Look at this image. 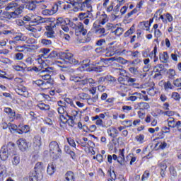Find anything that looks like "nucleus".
Here are the masks:
<instances>
[{
    "instance_id": "nucleus-1",
    "label": "nucleus",
    "mask_w": 181,
    "mask_h": 181,
    "mask_svg": "<svg viewBox=\"0 0 181 181\" xmlns=\"http://www.w3.org/2000/svg\"><path fill=\"white\" fill-rule=\"evenodd\" d=\"M50 73H53V68L52 67H47L45 70L41 71L40 76L42 80L33 81V86H37L42 90H48L49 87H52V84H53V79H52Z\"/></svg>"
},
{
    "instance_id": "nucleus-2",
    "label": "nucleus",
    "mask_w": 181,
    "mask_h": 181,
    "mask_svg": "<svg viewBox=\"0 0 181 181\" xmlns=\"http://www.w3.org/2000/svg\"><path fill=\"white\" fill-rule=\"evenodd\" d=\"M21 2H22V4H29L30 0L13 1L12 2L8 4L7 6L6 7V11H14L13 12H10V16L11 18H13V19L19 18L25 9V5L21 4Z\"/></svg>"
},
{
    "instance_id": "nucleus-3",
    "label": "nucleus",
    "mask_w": 181,
    "mask_h": 181,
    "mask_svg": "<svg viewBox=\"0 0 181 181\" xmlns=\"http://www.w3.org/2000/svg\"><path fill=\"white\" fill-rule=\"evenodd\" d=\"M61 60L68 62L70 64H78V61L74 59V54L69 52H61L59 53Z\"/></svg>"
},
{
    "instance_id": "nucleus-4",
    "label": "nucleus",
    "mask_w": 181,
    "mask_h": 181,
    "mask_svg": "<svg viewBox=\"0 0 181 181\" xmlns=\"http://www.w3.org/2000/svg\"><path fill=\"white\" fill-rule=\"evenodd\" d=\"M10 149H13V144L8 143L7 145H4L0 150V158L1 160H6L9 157V155H12Z\"/></svg>"
},
{
    "instance_id": "nucleus-5",
    "label": "nucleus",
    "mask_w": 181,
    "mask_h": 181,
    "mask_svg": "<svg viewBox=\"0 0 181 181\" xmlns=\"http://www.w3.org/2000/svg\"><path fill=\"white\" fill-rule=\"evenodd\" d=\"M46 2L45 0H33L29 2L28 5L26 6L27 9L29 11H35L36 8H37V5H40V4H45Z\"/></svg>"
},
{
    "instance_id": "nucleus-6",
    "label": "nucleus",
    "mask_w": 181,
    "mask_h": 181,
    "mask_svg": "<svg viewBox=\"0 0 181 181\" xmlns=\"http://www.w3.org/2000/svg\"><path fill=\"white\" fill-rule=\"evenodd\" d=\"M71 4L74 7V12H81L84 11V6H83L82 1L76 2L74 0L71 1Z\"/></svg>"
},
{
    "instance_id": "nucleus-7",
    "label": "nucleus",
    "mask_w": 181,
    "mask_h": 181,
    "mask_svg": "<svg viewBox=\"0 0 181 181\" xmlns=\"http://www.w3.org/2000/svg\"><path fill=\"white\" fill-rule=\"evenodd\" d=\"M49 151L52 152V153H61L62 149H60V147L59 146V144H57V141H52L49 144Z\"/></svg>"
},
{
    "instance_id": "nucleus-8",
    "label": "nucleus",
    "mask_w": 181,
    "mask_h": 181,
    "mask_svg": "<svg viewBox=\"0 0 181 181\" xmlns=\"http://www.w3.org/2000/svg\"><path fill=\"white\" fill-rule=\"evenodd\" d=\"M103 62H104L105 63H106L107 62H117V63H121V64H127V63H128L127 60H125L124 58L121 57H114L111 58L105 59H103Z\"/></svg>"
},
{
    "instance_id": "nucleus-9",
    "label": "nucleus",
    "mask_w": 181,
    "mask_h": 181,
    "mask_svg": "<svg viewBox=\"0 0 181 181\" xmlns=\"http://www.w3.org/2000/svg\"><path fill=\"white\" fill-rule=\"evenodd\" d=\"M70 23V19L69 18H63L62 17H59L57 19L56 23L54 24L52 28H56V26H64V25H69Z\"/></svg>"
},
{
    "instance_id": "nucleus-10",
    "label": "nucleus",
    "mask_w": 181,
    "mask_h": 181,
    "mask_svg": "<svg viewBox=\"0 0 181 181\" xmlns=\"http://www.w3.org/2000/svg\"><path fill=\"white\" fill-rule=\"evenodd\" d=\"M20 151H26L28 149V141H26V139H20L16 142Z\"/></svg>"
},
{
    "instance_id": "nucleus-11",
    "label": "nucleus",
    "mask_w": 181,
    "mask_h": 181,
    "mask_svg": "<svg viewBox=\"0 0 181 181\" xmlns=\"http://www.w3.org/2000/svg\"><path fill=\"white\" fill-rule=\"evenodd\" d=\"M149 108H151V106L149 105V103L146 102H140L134 105L135 110H141V111L149 110Z\"/></svg>"
},
{
    "instance_id": "nucleus-12",
    "label": "nucleus",
    "mask_w": 181,
    "mask_h": 181,
    "mask_svg": "<svg viewBox=\"0 0 181 181\" xmlns=\"http://www.w3.org/2000/svg\"><path fill=\"white\" fill-rule=\"evenodd\" d=\"M11 163L13 166H18L21 163V157L16 151H13L11 155Z\"/></svg>"
},
{
    "instance_id": "nucleus-13",
    "label": "nucleus",
    "mask_w": 181,
    "mask_h": 181,
    "mask_svg": "<svg viewBox=\"0 0 181 181\" xmlns=\"http://www.w3.org/2000/svg\"><path fill=\"white\" fill-rule=\"evenodd\" d=\"M75 29L76 33H81L83 36L87 35V29L84 28V24L83 23H78Z\"/></svg>"
},
{
    "instance_id": "nucleus-14",
    "label": "nucleus",
    "mask_w": 181,
    "mask_h": 181,
    "mask_svg": "<svg viewBox=\"0 0 181 181\" xmlns=\"http://www.w3.org/2000/svg\"><path fill=\"white\" fill-rule=\"evenodd\" d=\"M97 127H100V128H110L111 125H112V120L106 119L105 121L99 120L98 124H96Z\"/></svg>"
},
{
    "instance_id": "nucleus-15",
    "label": "nucleus",
    "mask_w": 181,
    "mask_h": 181,
    "mask_svg": "<svg viewBox=\"0 0 181 181\" xmlns=\"http://www.w3.org/2000/svg\"><path fill=\"white\" fill-rule=\"evenodd\" d=\"M142 8V2H139L135 8H134L132 11H130L129 13H128L126 16V18L127 19H129V18H131V16H132V15H134V13H137V12H139V11H141V8Z\"/></svg>"
},
{
    "instance_id": "nucleus-16",
    "label": "nucleus",
    "mask_w": 181,
    "mask_h": 181,
    "mask_svg": "<svg viewBox=\"0 0 181 181\" xmlns=\"http://www.w3.org/2000/svg\"><path fill=\"white\" fill-rule=\"evenodd\" d=\"M25 40L26 36H24V35L22 33H19L18 35L13 38V40L10 41V43H14L15 45L16 43H18V42H25Z\"/></svg>"
},
{
    "instance_id": "nucleus-17",
    "label": "nucleus",
    "mask_w": 181,
    "mask_h": 181,
    "mask_svg": "<svg viewBox=\"0 0 181 181\" xmlns=\"http://www.w3.org/2000/svg\"><path fill=\"white\" fill-rule=\"evenodd\" d=\"M31 22L39 25L40 23H46L49 22V19L43 18L39 16H35L34 18H31Z\"/></svg>"
},
{
    "instance_id": "nucleus-18",
    "label": "nucleus",
    "mask_w": 181,
    "mask_h": 181,
    "mask_svg": "<svg viewBox=\"0 0 181 181\" xmlns=\"http://www.w3.org/2000/svg\"><path fill=\"white\" fill-rule=\"evenodd\" d=\"M16 92L18 95H22L23 97H28V90L26 89V87L24 86H19L16 89Z\"/></svg>"
},
{
    "instance_id": "nucleus-19",
    "label": "nucleus",
    "mask_w": 181,
    "mask_h": 181,
    "mask_svg": "<svg viewBox=\"0 0 181 181\" xmlns=\"http://www.w3.org/2000/svg\"><path fill=\"white\" fill-rule=\"evenodd\" d=\"M78 18L79 21H84V19H86L87 18L91 19V18H93V13H91V11L88 10L86 13H79Z\"/></svg>"
},
{
    "instance_id": "nucleus-20",
    "label": "nucleus",
    "mask_w": 181,
    "mask_h": 181,
    "mask_svg": "<svg viewBox=\"0 0 181 181\" xmlns=\"http://www.w3.org/2000/svg\"><path fill=\"white\" fill-rule=\"evenodd\" d=\"M117 53H119V52L118 49H117V47L113 46L107 49V52L105 53V56H107V57H111Z\"/></svg>"
},
{
    "instance_id": "nucleus-21",
    "label": "nucleus",
    "mask_w": 181,
    "mask_h": 181,
    "mask_svg": "<svg viewBox=\"0 0 181 181\" xmlns=\"http://www.w3.org/2000/svg\"><path fill=\"white\" fill-rule=\"evenodd\" d=\"M139 27L143 30H146V32H149V29H151V23H149V21L141 22L139 23Z\"/></svg>"
},
{
    "instance_id": "nucleus-22",
    "label": "nucleus",
    "mask_w": 181,
    "mask_h": 181,
    "mask_svg": "<svg viewBox=\"0 0 181 181\" xmlns=\"http://www.w3.org/2000/svg\"><path fill=\"white\" fill-rule=\"evenodd\" d=\"M26 29L29 32H33V33H37V32L42 31V27L39 25H27Z\"/></svg>"
},
{
    "instance_id": "nucleus-23",
    "label": "nucleus",
    "mask_w": 181,
    "mask_h": 181,
    "mask_svg": "<svg viewBox=\"0 0 181 181\" xmlns=\"http://www.w3.org/2000/svg\"><path fill=\"white\" fill-rule=\"evenodd\" d=\"M105 114L107 113H100L99 115H95L91 117L92 121H95V125H98L99 121H103L105 118Z\"/></svg>"
},
{
    "instance_id": "nucleus-24",
    "label": "nucleus",
    "mask_w": 181,
    "mask_h": 181,
    "mask_svg": "<svg viewBox=\"0 0 181 181\" xmlns=\"http://www.w3.org/2000/svg\"><path fill=\"white\" fill-rule=\"evenodd\" d=\"M33 146L40 148L42 146V137L39 135L35 136L33 139Z\"/></svg>"
},
{
    "instance_id": "nucleus-25",
    "label": "nucleus",
    "mask_w": 181,
    "mask_h": 181,
    "mask_svg": "<svg viewBox=\"0 0 181 181\" xmlns=\"http://www.w3.org/2000/svg\"><path fill=\"white\" fill-rule=\"evenodd\" d=\"M107 132L109 136H111L112 138H115V135H118V130L115 127L107 129Z\"/></svg>"
},
{
    "instance_id": "nucleus-26",
    "label": "nucleus",
    "mask_w": 181,
    "mask_h": 181,
    "mask_svg": "<svg viewBox=\"0 0 181 181\" xmlns=\"http://www.w3.org/2000/svg\"><path fill=\"white\" fill-rule=\"evenodd\" d=\"M54 172H56V165L49 164L47 168V173L49 175V176H52V175H54Z\"/></svg>"
},
{
    "instance_id": "nucleus-27",
    "label": "nucleus",
    "mask_w": 181,
    "mask_h": 181,
    "mask_svg": "<svg viewBox=\"0 0 181 181\" xmlns=\"http://www.w3.org/2000/svg\"><path fill=\"white\" fill-rule=\"evenodd\" d=\"M160 60L162 63H168V62H169V55L168 54V52H164L163 54H160Z\"/></svg>"
},
{
    "instance_id": "nucleus-28",
    "label": "nucleus",
    "mask_w": 181,
    "mask_h": 181,
    "mask_svg": "<svg viewBox=\"0 0 181 181\" xmlns=\"http://www.w3.org/2000/svg\"><path fill=\"white\" fill-rule=\"evenodd\" d=\"M4 112H6V114H8L10 118H12V119L15 118V116L16 115V113H15V111H13L10 107H6L4 109Z\"/></svg>"
},
{
    "instance_id": "nucleus-29",
    "label": "nucleus",
    "mask_w": 181,
    "mask_h": 181,
    "mask_svg": "<svg viewBox=\"0 0 181 181\" xmlns=\"http://www.w3.org/2000/svg\"><path fill=\"white\" fill-rule=\"evenodd\" d=\"M39 53H41V56H42L44 57V59H47V56L49 54V53H50V49L49 48H41L39 50Z\"/></svg>"
},
{
    "instance_id": "nucleus-30",
    "label": "nucleus",
    "mask_w": 181,
    "mask_h": 181,
    "mask_svg": "<svg viewBox=\"0 0 181 181\" xmlns=\"http://www.w3.org/2000/svg\"><path fill=\"white\" fill-rule=\"evenodd\" d=\"M65 179L66 181H74V173L71 171H68L65 174Z\"/></svg>"
},
{
    "instance_id": "nucleus-31",
    "label": "nucleus",
    "mask_w": 181,
    "mask_h": 181,
    "mask_svg": "<svg viewBox=\"0 0 181 181\" xmlns=\"http://www.w3.org/2000/svg\"><path fill=\"white\" fill-rule=\"evenodd\" d=\"M126 80H127V86H129L130 87H132V86H136L135 84V82L136 81V78H131L128 76H126Z\"/></svg>"
},
{
    "instance_id": "nucleus-32",
    "label": "nucleus",
    "mask_w": 181,
    "mask_h": 181,
    "mask_svg": "<svg viewBox=\"0 0 181 181\" xmlns=\"http://www.w3.org/2000/svg\"><path fill=\"white\" fill-rule=\"evenodd\" d=\"M156 148L158 149H166L168 148V143L166 141H159L156 144Z\"/></svg>"
},
{
    "instance_id": "nucleus-33",
    "label": "nucleus",
    "mask_w": 181,
    "mask_h": 181,
    "mask_svg": "<svg viewBox=\"0 0 181 181\" xmlns=\"http://www.w3.org/2000/svg\"><path fill=\"white\" fill-rule=\"evenodd\" d=\"M16 50L17 52H25V50H27V52H30V48L28 47V46H26V45H18L16 47Z\"/></svg>"
},
{
    "instance_id": "nucleus-34",
    "label": "nucleus",
    "mask_w": 181,
    "mask_h": 181,
    "mask_svg": "<svg viewBox=\"0 0 181 181\" xmlns=\"http://www.w3.org/2000/svg\"><path fill=\"white\" fill-rule=\"evenodd\" d=\"M93 4V0H85L83 2L82 1V5L83 6L84 9L88 8V9H92L93 6H91Z\"/></svg>"
},
{
    "instance_id": "nucleus-35",
    "label": "nucleus",
    "mask_w": 181,
    "mask_h": 181,
    "mask_svg": "<svg viewBox=\"0 0 181 181\" xmlns=\"http://www.w3.org/2000/svg\"><path fill=\"white\" fill-rule=\"evenodd\" d=\"M93 67H91V70L93 71H96L97 73H101L103 71V69H105V66H98L97 64H93Z\"/></svg>"
},
{
    "instance_id": "nucleus-36",
    "label": "nucleus",
    "mask_w": 181,
    "mask_h": 181,
    "mask_svg": "<svg viewBox=\"0 0 181 181\" xmlns=\"http://www.w3.org/2000/svg\"><path fill=\"white\" fill-rule=\"evenodd\" d=\"M168 124L170 128H176V121H175V118L170 117L168 119Z\"/></svg>"
},
{
    "instance_id": "nucleus-37",
    "label": "nucleus",
    "mask_w": 181,
    "mask_h": 181,
    "mask_svg": "<svg viewBox=\"0 0 181 181\" xmlns=\"http://www.w3.org/2000/svg\"><path fill=\"white\" fill-rule=\"evenodd\" d=\"M121 125H123L126 129L132 127V120H123L120 122Z\"/></svg>"
},
{
    "instance_id": "nucleus-38",
    "label": "nucleus",
    "mask_w": 181,
    "mask_h": 181,
    "mask_svg": "<svg viewBox=\"0 0 181 181\" xmlns=\"http://www.w3.org/2000/svg\"><path fill=\"white\" fill-rule=\"evenodd\" d=\"M59 78L61 80V83L64 87H66L69 85V82L67 81V78L63 74H59Z\"/></svg>"
},
{
    "instance_id": "nucleus-39",
    "label": "nucleus",
    "mask_w": 181,
    "mask_h": 181,
    "mask_svg": "<svg viewBox=\"0 0 181 181\" xmlns=\"http://www.w3.org/2000/svg\"><path fill=\"white\" fill-rule=\"evenodd\" d=\"M163 69H165V66L162 64H159L154 66L153 71L155 73H160L163 71Z\"/></svg>"
},
{
    "instance_id": "nucleus-40",
    "label": "nucleus",
    "mask_w": 181,
    "mask_h": 181,
    "mask_svg": "<svg viewBox=\"0 0 181 181\" xmlns=\"http://www.w3.org/2000/svg\"><path fill=\"white\" fill-rule=\"evenodd\" d=\"M37 107L42 111H49V110H50V105H46L45 103H40L37 105Z\"/></svg>"
},
{
    "instance_id": "nucleus-41",
    "label": "nucleus",
    "mask_w": 181,
    "mask_h": 181,
    "mask_svg": "<svg viewBox=\"0 0 181 181\" xmlns=\"http://www.w3.org/2000/svg\"><path fill=\"white\" fill-rule=\"evenodd\" d=\"M42 170L43 164H42L40 162L37 163L35 166V172H36V173H39V172H42Z\"/></svg>"
},
{
    "instance_id": "nucleus-42",
    "label": "nucleus",
    "mask_w": 181,
    "mask_h": 181,
    "mask_svg": "<svg viewBox=\"0 0 181 181\" xmlns=\"http://www.w3.org/2000/svg\"><path fill=\"white\" fill-rule=\"evenodd\" d=\"M135 139L138 144H144V142H145V136L144 134L137 135Z\"/></svg>"
},
{
    "instance_id": "nucleus-43",
    "label": "nucleus",
    "mask_w": 181,
    "mask_h": 181,
    "mask_svg": "<svg viewBox=\"0 0 181 181\" xmlns=\"http://www.w3.org/2000/svg\"><path fill=\"white\" fill-rule=\"evenodd\" d=\"M59 119H60V125L61 127H64V125H66V124H67L68 122V119L67 118H66V117H64V115H61L59 116Z\"/></svg>"
},
{
    "instance_id": "nucleus-44",
    "label": "nucleus",
    "mask_w": 181,
    "mask_h": 181,
    "mask_svg": "<svg viewBox=\"0 0 181 181\" xmlns=\"http://www.w3.org/2000/svg\"><path fill=\"white\" fill-rule=\"evenodd\" d=\"M66 115L69 117V118H76L77 115H78V111L77 110H71V112L69 113H66Z\"/></svg>"
},
{
    "instance_id": "nucleus-45",
    "label": "nucleus",
    "mask_w": 181,
    "mask_h": 181,
    "mask_svg": "<svg viewBox=\"0 0 181 181\" xmlns=\"http://www.w3.org/2000/svg\"><path fill=\"white\" fill-rule=\"evenodd\" d=\"M43 59H45V57L40 54L37 57L36 61L37 62V63H39V64H42V67H45V66H46V64L45 61H43Z\"/></svg>"
},
{
    "instance_id": "nucleus-46",
    "label": "nucleus",
    "mask_w": 181,
    "mask_h": 181,
    "mask_svg": "<svg viewBox=\"0 0 181 181\" xmlns=\"http://www.w3.org/2000/svg\"><path fill=\"white\" fill-rule=\"evenodd\" d=\"M37 179H39V175H37V173H36V171L30 173V181H37Z\"/></svg>"
},
{
    "instance_id": "nucleus-47",
    "label": "nucleus",
    "mask_w": 181,
    "mask_h": 181,
    "mask_svg": "<svg viewBox=\"0 0 181 181\" xmlns=\"http://www.w3.org/2000/svg\"><path fill=\"white\" fill-rule=\"evenodd\" d=\"M18 127L21 128L23 134H28L30 131V128L28 125H19Z\"/></svg>"
},
{
    "instance_id": "nucleus-48",
    "label": "nucleus",
    "mask_w": 181,
    "mask_h": 181,
    "mask_svg": "<svg viewBox=\"0 0 181 181\" xmlns=\"http://www.w3.org/2000/svg\"><path fill=\"white\" fill-rule=\"evenodd\" d=\"M122 33H124V28L118 25L117 28H116V30L115 31V33H113V35H115V36H121Z\"/></svg>"
},
{
    "instance_id": "nucleus-49",
    "label": "nucleus",
    "mask_w": 181,
    "mask_h": 181,
    "mask_svg": "<svg viewBox=\"0 0 181 181\" xmlns=\"http://www.w3.org/2000/svg\"><path fill=\"white\" fill-rule=\"evenodd\" d=\"M118 81L120 84H124V86H128L127 83V76H120L118 78Z\"/></svg>"
},
{
    "instance_id": "nucleus-50",
    "label": "nucleus",
    "mask_w": 181,
    "mask_h": 181,
    "mask_svg": "<svg viewBox=\"0 0 181 181\" xmlns=\"http://www.w3.org/2000/svg\"><path fill=\"white\" fill-rule=\"evenodd\" d=\"M117 27H118V24H116V25L109 24L108 30H110L111 33H115V32L117 30Z\"/></svg>"
},
{
    "instance_id": "nucleus-51",
    "label": "nucleus",
    "mask_w": 181,
    "mask_h": 181,
    "mask_svg": "<svg viewBox=\"0 0 181 181\" xmlns=\"http://www.w3.org/2000/svg\"><path fill=\"white\" fill-rule=\"evenodd\" d=\"M164 88L165 90H173V85H172V83H170V81H168L164 83Z\"/></svg>"
},
{
    "instance_id": "nucleus-52",
    "label": "nucleus",
    "mask_w": 181,
    "mask_h": 181,
    "mask_svg": "<svg viewBox=\"0 0 181 181\" xmlns=\"http://www.w3.org/2000/svg\"><path fill=\"white\" fill-rule=\"evenodd\" d=\"M134 32H135V27L133 25L130 28L129 30H128L125 33H124V36L125 37H128V36H129V35H132L134 33Z\"/></svg>"
},
{
    "instance_id": "nucleus-53",
    "label": "nucleus",
    "mask_w": 181,
    "mask_h": 181,
    "mask_svg": "<svg viewBox=\"0 0 181 181\" xmlns=\"http://www.w3.org/2000/svg\"><path fill=\"white\" fill-rule=\"evenodd\" d=\"M6 175V167L5 165L0 166V177L5 176Z\"/></svg>"
},
{
    "instance_id": "nucleus-54",
    "label": "nucleus",
    "mask_w": 181,
    "mask_h": 181,
    "mask_svg": "<svg viewBox=\"0 0 181 181\" xmlns=\"http://www.w3.org/2000/svg\"><path fill=\"white\" fill-rule=\"evenodd\" d=\"M158 166L162 170H166L168 165H166V160L161 161L158 163Z\"/></svg>"
},
{
    "instance_id": "nucleus-55",
    "label": "nucleus",
    "mask_w": 181,
    "mask_h": 181,
    "mask_svg": "<svg viewBox=\"0 0 181 181\" xmlns=\"http://www.w3.org/2000/svg\"><path fill=\"white\" fill-rule=\"evenodd\" d=\"M96 53H107L108 52V49L107 48H104L103 47H99L95 49Z\"/></svg>"
},
{
    "instance_id": "nucleus-56",
    "label": "nucleus",
    "mask_w": 181,
    "mask_h": 181,
    "mask_svg": "<svg viewBox=\"0 0 181 181\" xmlns=\"http://www.w3.org/2000/svg\"><path fill=\"white\" fill-rule=\"evenodd\" d=\"M122 110L123 112L128 114V112H129L130 111H132V106L124 105V106H122Z\"/></svg>"
},
{
    "instance_id": "nucleus-57",
    "label": "nucleus",
    "mask_w": 181,
    "mask_h": 181,
    "mask_svg": "<svg viewBox=\"0 0 181 181\" xmlns=\"http://www.w3.org/2000/svg\"><path fill=\"white\" fill-rule=\"evenodd\" d=\"M41 43L43 45V46H50L52 45V40H46V39H42L41 40Z\"/></svg>"
},
{
    "instance_id": "nucleus-58",
    "label": "nucleus",
    "mask_w": 181,
    "mask_h": 181,
    "mask_svg": "<svg viewBox=\"0 0 181 181\" xmlns=\"http://www.w3.org/2000/svg\"><path fill=\"white\" fill-rule=\"evenodd\" d=\"M108 19L107 18V15L103 14L100 17V25H105Z\"/></svg>"
},
{
    "instance_id": "nucleus-59",
    "label": "nucleus",
    "mask_w": 181,
    "mask_h": 181,
    "mask_svg": "<svg viewBox=\"0 0 181 181\" xmlns=\"http://www.w3.org/2000/svg\"><path fill=\"white\" fill-rule=\"evenodd\" d=\"M151 176V174L149 173V171H145L141 177L142 181L148 180V178Z\"/></svg>"
},
{
    "instance_id": "nucleus-60",
    "label": "nucleus",
    "mask_w": 181,
    "mask_h": 181,
    "mask_svg": "<svg viewBox=\"0 0 181 181\" xmlns=\"http://www.w3.org/2000/svg\"><path fill=\"white\" fill-rule=\"evenodd\" d=\"M25 62L27 66H32V64H33V59L32 58V57H28L25 59Z\"/></svg>"
},
{
    "instance_id": "nucleus-61",
    "label": "nucleus",
    "mask_w": 181,
    "mask_h": 181,
    "mask_svg": "<svg viewBox=\"0 0 181 181\" xmlns=\"http://www.w3.org/2000/svg\"><path fill=\"white\" fill-rule=\"evenodd\" d=\"M96 33H99V35H101L102 37L105 36V28H100L99 29H98L95 32Z\"/></svg>"
},
{
    "instance_id": "nucleus-62",
    "label": "nucleus",
    "mask_w": 181,
    "mask_h": 181,
    "mask_svg": "<svg viewBox=\"0 0 181 181\" xmlns=\"http://www.w3.org/2000/svg\"><path fill=\"white\" fill-rule=\"evenodd\" d=\"M23 57H24V55L23 53H21V52H18V53H16V55H15V60H23Z\"/></svg>"
},
{
    "instance_id": "nucleus-63",
    "label": "nucleus",
    "mask_w": 181,
    "mask_h": 181,
    "mask_svg": "<svg viewBox=\"0 0 181 181\" xmlns=\"http://www.w3.org/2000/svg\"><path fill=\"white\" fill-rule=\"evenodd\" d=\"M127 101H132L134 103V101H136L138 100L136 95H134V93H132L130 96H129L127 98Z\"/></svg>"
},
{
    "instance_id": "nucleus-64",
    "label": "nucleus",
    "mask_w": 181,
    "mask_h": 181,
    "mask_svg": "<svg viewBox=\"0 0 181 181\" xmlns=\"http://www.w3.org/2000/svg\"><path fill=\"white\" fill-rule=\"evenodd\" d=\"M173 84L175 87H181V78H177L173 81Z\"/></svg>"
}]
</instances>
